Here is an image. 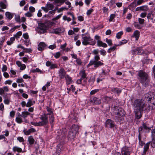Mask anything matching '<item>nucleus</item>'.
<instances>
[{
	"label": "nucleus",
	"mask_w": 155,
	"mask_h": 155,
	"mask_svg": "<svg viewBox=\"0 0 155 155\" xmlns=\"http://www.w3.org/2000/svg\"><path fill=\"white\" fill-rule=\"evenodd\" d=\"M134 112L136 117L140 119L142 116V112L143 111H148L150 109V106L146 102V99L143 96L141 99L135 100L134 102Z\"/></svg>",
	"instance_id": "1"
},
{
	"label": "nucleus",
	"mask_w": 155,
	"mask_h": 155,
	"mask_svg": "<svg viewBox=\"0 0 155 155\" xmlns=\"http://www.w3.org/2000/svg\"><path fill=\"white\" fill-rule=\"evenodd\" d=\"M138 79L143 85L145 87L148 86L150 83V78L149 73L143 70L138 71Z\"/></svg>",
	"instance_id": "2"
},
{
	"label": "nucleus",
	"mask_w": 155,
	"mask_h": 155,
	"mask_svg": "<svg viewBox=\"0 0 155 155\" xmlns=\"http://www.w3.org/2000/svg\"><path fill=\"white\" fill-rule=\"evenodd\" d=\"M146 99V102L150 106V109H154L155 108V97L153 96L152 92H149L144 95Z\"/></svg>",
	"instance_id": "3"
},
{
	"label": "nucleus",
	"mask_w": 155,
	"mask_h": 155,
	"mask_svg": "<svg viewBox=\"0 0 155 155\" xmlns=\"http://www.w3.org/2000/svg\"><path fill=\"white\" fill-rule=\"evenodd\" d=\"M100 59V57L99 55H95L94 57V60H91L87 65V67H89L91 66L94 65V67L96 69L100 66L103 65L104 63H103V61H99Z\"/></svg>",
	"instance_id": "4"
},
{
	"label": "nucleus",
	"mask_w": 155,
	"mask_h": 155,
	"mask_svg": "<svg viewBox=\"0 0 155 155\" xmlns=\"http://www.w3.org/2000/svg\"><path fill=\"white\" fill-rule=\"evenodd\" d=\"M82 44L84 45H94L96 43L95 40H93L89 36H87L84 34H82Z\"/></svg>",
	"instance_id": "5"
},
{
	"label": "nucleus",
	"mask_w": 155,
	"mask_h": 155,
	"mask_svg": "<svg viewBox=\"0 0 155 155\" xmlns=\"http://www.w3.org/2000/svg\"><path fill=\"white\" fill-rule=\"evenodd\" d=\"M50 23L49 22H47L45 24L40 23L38 25L39 30L38 32L40 34L44 33L46 32L48 28L47 25Z\"/></svg>",
	"instance_id": "6"
},
{
	"label": "nucleus",
	"mask_w": 155,
	"mask_h": 155,
	"mask_svg": "<svg viewBox=\"0 0 155 155\" xmlns=\"http://www.w3.org/2000/svg\"><path fill=\"white\" fill-rule=\"evenodd\" d=\"M114 113L116 116L119 118L124 115V110L122 108L117 106L114 107Z\"/></svg>",
	"instance_id": "7"
},
{
	"label": "nucleus",
	"mask_w": 155,
	"mask_h": 155,
	"mask_svg": "<svg viewBox=\"0 0 155 155\" xmlns=\"http://www.w3.org/2000/svg\"><path fill=\"white\" fill-rule=\"evenodd\" d=\"M39 118L41 120L39 122L41 126L46 125L48 123V117L47 114H44L41 115Z\"/></svg>",
	"instance_id": "8"
},
{
	"label": "nucleus",
	"mask_w": 155,
	"mask_h": 155,
	"mask_svg": "<svg viewBox=\"0 0 155 155\" xmlns=\"http://www.w3.org/2000/svg\"><path fill=\"white\" fill-rule=\"evenodd\" d=\"M150 130V127L149 124L146 123H143L142 125L141 126L138 128V132H142L143 130L145 132H148Z\"/></svg>",
	"instance_id": "9"
},
{
	"label": "nucleus",
	"mask_w": 155,
	"mask_h": 155,
	"mask_svg": "<svg viewBox=\"0 0 155 155\" xmlns=\"http://www.w3.org/2000/svg\"><path fill=\"white\" fill-rule=\"evenodd\" d=\"M54 7L53 4H51L50 2H48L45 5V7H42L41 9L45 12H47L49 10H52Z\"/></svg>",
	"instance_id": "10"
},
{
	"label": "nucleus",
	"mask_w": 155,
	"mask_h": 155,
	"mask_svg": "<svg viewBox=\"0 0 155 155\" xmlns=\"http://www.w3.org/2000/svg\"><path fill=\"white\" fill-rule=\"evenodd\" d=\"M130 148L126 146L123 147L121 149V155H130Z\"/></svg>",
	"instance_id": "11"
},
{
	"label": "nucleus",
	"mask_w": 155,
	"mask_h": 155,
	"mask_svg": "<svg viewBox=\"0 0 155 155\" xmlns=\"http://www.w3.org/2000/svg\"><path fill=\"white\" fill-rule=\"evenodd\" d=\"M46 65L47 67H50L51 69L58 68V66L57 64L53 63L52 61H47L46 63Z\"/></svg>",
	"instance_id": "12"
},
{
	"label": "nucleus",
	"mask_w": 155,
	"mask_h": 155,
	"mask_svg": "<svg viewBox=\"0 0 155 155\" xmlns=\"http://www.w3.org/2000/svg\"><path fill=\"white\" fill-rule=\"evenodd\" d=\"M106 125L107 127L112 128L114 127L115 123L113 120L108 119L106 121Z\"/></svg>",
	"instance_id": "13"
},
{
	"label": "nucleus",
	"mask_w": 155,
	"mask_h": 155,
	"mask_svg": "<svg viewBox=\"0 0 155 155\" xmlns=\"http://www.w3.org/2000/svg\"><path fill=\"white\" fill-rule=\"evenodd\" d=\"M132 52L133 54H136L137 52L138 54L141 55L144 53V51L140 47L137 48L135 49L132 50Z\"/></svg>",
	"instance_id": "14"
},
{
	"label": "nucleus",
	"mask_w": 155,
	"mask_h": 155,
	"mask_svg": "<svg viewBox=\"0 0 155 155\" xmlns=\"http://www.w3.org/2000/svg\"><path fill=\"white\" fill-rule=\"evenodd\" d=\"M58 74L60 79L64 78L66 76V72L64 69L63 68H61L58 71Z\"/></svg>",
	"instance_id": "15"
},
{
	"label": "nucleus",
	"mask_w": 155,
	"mask_h": 155,
	"mask_svg": "<svg viewBox=\"0 0 155 155\" xmlns=\"http://www.w3.org/2000/svg\"><path fill=\"white\" fill-rule=\"evenodd\" d=\"M47 45L46 44L43 42H41L38 45V49L40 51L44 50Z\"/></svg>",
	"instance_id": "16"
},
{
	"label": "nucleus",
	"mask_w": 155,
	"mask_h": 155,
	"mask_svg": "<svg viewBox=\"0 0 155 155\" xmlns=\"http://www.w3.org/2000/svg\"><path fill=\"white\" fill-rule=\"evenodd\" d=\"M91 101L96 104H99L101 103V100L95 97H93L91 98Z\"/></svg>",
	"instance_id": "17"
},
{
	"label": "nucleus",
	"mask_w": 155,
	"mask_h": 155,
	"mask_svg": "<svg viewBox=\"0 0 155 155\" xmlns=\"http://www.w3.org/2000/svg\"><path fill=\"white\" fill-rule=\"evenodd\" d=\"M148 9L147 6L145 5L137 7L136 9V11H147Z\"/></svg>",
	"instance_id": "18"
},
{
	"label": "nucleus",
	"mask_w": 155,
	"mask_h": 155,
	"mask_svg": "<svg viewBox=\"0 0 155 155\" xmlns=\"http://www.w3.org/2000/svg\"><path fill=\"white\" fill-rule=\"evenodd\" d=\"M77 133L75 131H73L70 130L68 134V137L71 139H74Z\"/></svg>",
	"instance_id": "19"
},
{
	"label": "nucleus",
	"mask_w": 155,
	"mask_h": 155,
	"mask_svg": "<svg viewBox=\"0 0 155 155\" xmlns=\"http://www.w3.org/2000/svg\"><path fill=\"white\" fill-rule=\"evenodd\" d=\"M61 29L60 28H58L52 29L50 31V32L55 34H58L61 33Z\"/></svg>",
	"instance_id": "20"
},
{
	"label": "nucleus",
	"mask_w": 155,
	"mask_h": 155,
	"mask_svg": "<svg viewBox=\"0 0 155 155\" xmlns=\"http://www.w3.org/2000/svg\"><path fill=\"white\" fill-rule=\"evenodd\" d=\"M6 0H3L0 1V7L2 10L6 8L7 6L6 4Z\"/></svg>",
	"instance_id": "21"
},
{
	"label": "nucleus",
	"mask_w": 155,
	"mask_h": 155,
	"mask_svg": "<svg viewBox=\"0 0 155 155\" xmlns=\"http://www.w3.org/2000/svg\"><path fill=\"white\" fill-rule=\"evenodd\" d=\"M150 142H148L144 145L143 148V155H145L146 154V152L148 151Z\"/></svg>",
	"instance_id": "22"
},
{
	"label": "nucleus",
	"mask_w": 155,
	"mask_h": 155,
	"mask_svg": "<svg viewBox=\"0 0 155 155\" xmlns=\"http://www.w3.org/2000/svg\"><path fill=\"white\" fill-rule=\"evenodd\" d=\"M79 74L80 76L81 77V78L83 79L85 78H87V74H86L85 71L84 70H83L80 71Z\"/></svg>",
	"instance_id": "23"
},
{
	"label": "nucleus",
	"mask_w": 155,
	"mask_h": 155,
	"mask_svg": "<svg viewBox=\"0 0 155 155\" xmlns=\"http://www.w3.org/2000/svg\"><path fill=\"white\" fill-rule=\"evenodd\" d=\"M35 104V101H33V99H28V102L27 103L26 107H30L31 106Z\"/></svg>",
	"instance_id": "24"
},
{
	"label": "nucleus",
	"mask_w": 155,
	"mask_h": 155,
	"mask_svg": "<svg viewBox=\"0 0 155 155\" xmlns=\"http://www.w3.org/2000/svg\"><path fill=\"white\" fill-rule=\"evenodd\" d=\"M5 15L6 18L9 20L12 19L14 16V14L8 12L5 13Z\"/></svg>",
	"instance_id": "25"
},
{
	"label": "nucleus",
	"mask_w": 155,
	"mask_h": 155,
	"mask_svg": "<svg viewBox=\"0 0 155 155\" xmlns=\"http://www.w3.org/2000/svg\"><path fill=\"white\" fill-rule=\"evenodd\" d=\"M79 129V127L77 125L74 124L72 125L70 130L73 131H75L76 133H77L78 132Z\"/></svg>",
	"instance_id": "26"
},
{
	"label": "nucleus",
	"mask_w": 155,
	"mask_h": 155,
	"mask_svg": "<svg viewBox=\"0 0 155 155\" xmlns=\"http://www.w3.org/2000/svg\"><path fill=\"white\" fill-rule=\"evenodd\" d=\"M64 78H65L66 84L67 85H68L71 83L72 82V78L68 75L66 74Z\"/></svg>",
	"instance_id": "27"
},
{
	"label": "nucleus",
	"mask_w": 155,
	"mask_h": 155,
	"mask_svg": "<svg viewBox=\"0 0 155 155\" xmlns=\"http://www.w3.org/2000/svg\"><path fill=\"white\" fill-rule=\"evenodd\" d=\"M97 45L99 47H102L104 48L107 47V45L105 43H104L101 41H97Z\"/></svg>",
	"instance_id": "28"
},
{
	"label": "nucleus",
	"mask_w": 155,
	"mask_h": 155,
	"mask_svg": "<svg viewBox=\"0 0 155 155\" xmlns=\"http://www.w3.org/2000/svg\"><path fill=\"white\" fill-rule=\"evenodd\" d=\"M137 6L136 3V0H134V1L129 5L128 7L129 9H131L134 8Z\"/></svg>",
	"instance_id": "29"
},
{
	"label": "nucleus",
	"mask_w": 155,
	"mask_h": 155,
	"mask_svg": "<svg viewBox=\"0 0 155 155\" xmlns=\"http://www.w3.org/2000/svg\"><path fill=\"white\" fill-rule=\"evenodd\" d=\"M12 150L14 152H17L20 153L22 152V149L21 148L17 146H14L12 148Z\"/></svg>",
	"instance_id": "30"
},
{
	"label": "nucleus",
	"mask_w": 155,
	"mask_h": 155,
	"mask_svg": "<svg viewBox=\"0 0 155 155\" xmlns=\"http://www.w3.org/2000/svg\"><path fill=\"white\" fill-rule=\"evenodd\" d=\"M28 141L30 145H32L34 144L35 140L32 136H31L28 137Z\"/></svg>",
	"instance_id": "31"
},
{
	"label": "nucleus",
	"mask_w": 155,
	"mask_h": 155,
	"mask_svg": "<svg viewBox=\"0 0 155 155\" xmlns=\"http://www.w3.org/2000/svg\"><path fill=\"white\" fill-rule=\"evenodd\" d=\"M21 115L19 113V114L16 117L15 120L19 124H20L22 122V120L21 118Z\"/></svg>",
	"instance_id": "32"
},
{
	"label": "nucleus",
	"mask_w": 155,
	"mask_h": 155,
	"mask_svg": "<svg viewBox=\"0 0 155 155\" xmlns=\"http://www.w3.org/2000/svg\"><path fill=\"white\" fill-rule=\"evenodd\" d=\"M111 91L112 92L114 93H116L117 94H119L121 91V90L117 88L113 87L111 88Z\"/></svg>",
	"instance_id": "33"
},
{
	"label": "nucleus",
	"mask_w": 155,
	"mask_h": 155,
	"mask_svg": "<svg viewBox=\"0 0 155 155\" xmlns=\"http://www.w3.org/2000/svg\"><path fill=\"white\" fill-rule=\"evenodd\" d=\"M30 114V113L28 111H23L21 113V116L24 119H25L27 117L28 115Z\"/></svg>",
	"instance_id": "34"
},
{
	"label": "nucleus",
	"mask_w": 155,
	"mask_h": 155,
	"mask_svg": "<svg viewBox=\"0 0 155 155\" xmlns=\"http://www.w3.org/2000/svg\"><path fill=\"white\" fill-rule=\"evenodd\" d=\"M134 35L136 38V40H137L139 37L140 32L138 30L135 31L134 33Z\"/></svg>",
	"instance_id": "35"
},
{
	"label": "nucleus",
	"mask_w": 155,
	"mask_h": 155,
	"mask_svg": "<svg viewBox=\"0 0 155 155\" xmlns=\"http://www.w3.org/2000/svg\"><path fill=\"white\" fill-rule=\"evenodd\" d=\"M46 109L47 110V111L48 112V113L47 114H47V116L48 115H49L51 116V115H53V113L52 111V109L51 108L49 107H48L47 106Z\"/></svg>",
	"instance_id": "36"
},
{
	"label": "nucleus",
	"mask_w": 155,
	"mask_h": 155,
	"mask_svg": "<svg viewBox=\"0 0 155 155\" xmlns=\"http://www.w3.org/2000/svg\"><path fill=\"white\" fill-rule=\"evenodd\" d=\"M118 46V45H114L109 48L107 50V52L109 53H111L112 51H114L116 48L117 46Z\"/></svg>",
	"instance_id": "37"
},
{
	"label": "nucleus",
	"mask_w": 155,
	"mask_h": 155,
	"mask_svg": "<svg viewBox=\"0 0 155 155\" xmlns=\"http://www.w3.org/2000/svg\"><path fill=\"white\" fill-rule=\"evenodd\" d=\"M49 121L50 123L51 124V127H52L53 126V123L54 121V118L53 115H51L49 116Z\"/></svg>",
	"instance_id": "38"
},
{
	"label": "nucleus",
	"mask_w": 155,
	"mask_h": 155,
	"mask_svg": "<svg viewBox=\"0 0 155 155\" xmlns=\"http://www.w3.org/2000/svg\"><path fill=\"white\" fill-rule=\"evenodd\" d=\"M95 81V77L94 76H91L89 80H88V82L91 85H92Z\"/></svg>",
	"instance_id": "39"
},
{
	"label": "nucleus",
	"mask_w": 155,
	"mask_h": 155,
	"mask_svg": "<svg viewBox=\"0 0 155 155\" xmlns=\"http://www.w3.org/2000/svg\"><path fill=\"white\" fill-rule=\"evenodd\" d=\"M31 72L32 73H35V72H39L40 74H42L43 73V72L39 68H36L35 69H34L32 70L31 71Z\"/></svg>",
	"instance_id": "40"
},
{
	"label": "nucleus",
	"mask_w": 155,
	"mask_h": 155,
	"mask_svg": "<svg viewBox=\"0 0 155 155\" xmlns=\"http://www.w3.org/2000/svg\"><path fill=\"white\" fill-rule=\"evenodd\" d=\"M134 25L135 27L139 29H140L142 28V26L137 22H135L134 24Z\"/></svg>",
	"instance_id": "41"
},
{
	"label": "nucleus",
	"mask_w": 155,
	"mask_h": 155,
	"mask_svg": "<svg viewBox=\"0 0 155 155\" xmlns=\"http://www.w3.org/2000/svg\"><path fill=\"white\" fill-rule=\"evenodd\" d=\"M10 100V96H9L8 98L5 99L4 101V103L6 104H9Z\"/></svg>",
	"instance_id": "42"
},
{
	"label": "nucleus",
	"mask_w": 155,
	"mask_h": 155,
	"mask_svg": "<svg viewBox=\"0 0 155 155\" xmlns=\"http://www.w3.org/2000/svg\"><path fill=\"white\" fill-rule=\"evenodd\" d=\"M123 34V32L122 31H120L117 33L116 35V37L117 38L119 39L120 38L121 36Z\"/></svg>",
	"instance_id": "43"
},
{
	"label": "nucleus",
	"mask_w": 155,
	"mask_h": 155,
	"mask_svg": "<svg viewBox=\"0 0 155 155\" xmlns=\"http://www.w3.org/2000/svg\"><path fill=\"white\" fill-rule=\"evenodd\" d=\"M75 2V5L76 6L79 5L80 6H82L83 5V3L81 1L78 2V1L76 0Z\"/></svg>",
	"instance_id": "44"
},
{
	"label": "nucleus",
	"mask_w": 155,
	"mask_h": 155,
	"mask_svg": "<svg viewBox=\"0 0 155 155\" xmlns=\"http://www.w3.org/2000/svg\"><path fill=\"white\" fill-rule=\"evenodd\" d=\"M152 141L153 142L154 140H155V129H154L152 131Z\"/></svg>",
	"instance_id": "45"
},
{
	"label": "nucleus",
	"mask_w": 155,
	"mask_h": 155,
	"mask_svg": "<svg viewBox=\"0 0 155 155\" xmlns=\"http://www.w3.org/2000/svg\"><path fill=\"white\" fill-rule=\"evenodd\" d=\"M116 15L114 14H111L110 15V18L109 20L110 22L112 21L114 18L116 17Z\"/></svg>",
	"instance_id": "46"
},
{
	"label": "nucleus",
	"mask_w": 155,
	"mask_h": 155,
	"mask_svg": "<svg viewBox=\"0 0 155 155\" xmlns=\"http://www.w3.org/2000/svg\"><path fill=\"white\" fill-rule=\"evenodd\" d=\"M22 34V32L21 31H18L14 35V37L16 38H19V37Z\"/></svg>",
	"instance_id": "47"
},
{
	"label": "nucleus",
	"mask_w": 155,
	"mask_h": 155,
	"mask_svg": "<svg viewBox=\"0 0 155 155\" xmlns=\"http://www.w3.org/2000/svg\"><path fill=\"white\" fill-rule=\"evenodd\" d=\"M127 40L124 39L119 42V44L118 45V46H120L122 45H123L127 43Z\"/></svg>",
	"instance_id": "48"
},
{
	"label": "nucleus",
	"mask_w": 155,
	"mask_h": 155,
	"mask_svg": "<svg viewBox=\"0 0 155 155\" xmlns=\"http://www.w3.org/2000/svg\"><path fill=\"white\" fill-rule=\"evenodd\" d=\"M147 18L148 19L152 20L153 18V14L152 13H148L147 16Z\"/></svg>",
	"instance_id": "49"
},
{
	"label": "nucleus",
	"mask_w": 155,
	"mask_h": 155,
	"mask_svg": "<svg viewBox=\"0 0 155 155\" xmlns=\"http://www.w3.org/2000/svg\"><path fill=\"white\" fill-rule=\"evenodd\" d=\"M53 55L55 58H58L60 57L61 53L60 52H58L54 54Z\"/></svg>",
	"instance_id": "50"
},
{
	"label": "nucleus",
	"mask_w": 155,
	"mask_h": 155,
	"mask_svg": "<svg viewBox=\"0 0 155 155\" xmlns=\"http://www.w3.org/2000/svg\"><path fill=\"white\" fill-rule=\"evenodd\" d=\"M99 89H96L93 90H92L90 93V94L91 95H93L94 94H95L99 91Z\"/></svg>",
	"instance_id": "51"
},
{
	"label": "nucleus",
	"mask_w": 155,
	"mask_h": 155,
	"mask_svg": "<svg viewBox=\"0 0 155 155\" xmlns=\"http://www.w3.org/2000/svg\"><path fill=\"white\" fill-rule=\"evenodd\" d=\"M106 41L108 44L109 46H111L112 45V41L111 39H109L107 38L106 39Z\"/></svg>",
	"instance_id": "52"
},
{
	"label": "nucleus",
	"mask_w": 155,
	"mask_h": 155,
	"mask_svg": "<svg viewBox=\"0 0 155 155\" xmlns=\"http://www.w3.org/2000/svg\"><path fill=\"white\" fill-rule=\"evenodd\" d=\"M25 15L28 17H31L33 15V14L29 12H28L25 14Z\"/></svg>",
	"instance_id": "53"
},
{
	"label": "nucleus",
	"mask_w": 155,
	"mask_h": 155,
	"mask_svg": "<svg viewBox=\"0 0 155 155\" xmlns=\"http://www.w3.org/2000/svg\"><path fill=\"white\" fill-rule=\"evenodd\" d=\"M63 20L65 21L67 20L68 22L70 21L71 20V19L70 18L68 17L65 15L63 16Z\"/></svg>",
	"instance_id": "54"
},
{
	"label": "nucleus",
	"mask_w": 155,
	"mask_h": 155,
	"mask_svg": "<svg viewBox=\"0 0 155 155\" xmlns=\"http://www.w3.org/2000/svg\"><path fill=\"white\" fill-rule=\"evenodd\" d=\"M144 2V0H138L137 1H136V3L138 6L140 5Z\"/></svg>",
	"instance_id": "55"
},
{
	"label": "nucleus",
	"mask_w": 155,
	"mask_h": 155,
	"mask_svg": "<svg viewBox=\"0 0 155 155\" xmlns=\"http://www.w3.org/2000/svg\"><path fill=\"white\" fill-rule=\"evenodd\" d=\"M5 37L4 36L2 37L1 38V40L0 41V45H2L3 43L5 41Z\"/></svg>",
	"instance_id": "56"
},
{
	"label": "nucleus",
	"mask_w": 155,
	"mask_h": 155,
	"mask_svg": "<svg viewBox=\"0 0 155 155\" xmlns=\"http://www.w3.org/2000/svg\"><path fill=\"white\" fill-rule=\"evenodd\" d=\"M29 9V12L32 13L34 12L35 11V8L32 6L30 7Z\"/></svg>",
	"instance_id": "57"
},
{
	"label": "nucleus",
	"mask_w": 155,
	"mask_h": 155,
	"mask_svg": "<svg viewBox=\"0 0 155 155\" xmlns=\"http://www.w3.org/2000/svg\"><path fill=\"white\" fill-rule=\"evenodd\" d=\"M76 61L78 65H81L82 63L81 59L79 58H77L76 59Z\"/></svg>",
	"instance_id": "58"
},
{
	"label": "nucleus",
	"mask_w": 155,
	"mask_h": 155,
	"mask_svg": "<svg viewBox=\"0 0 155 155\" xmlns=\"http://www.w3.org/2000/svg\"><path fill=\"white\" fill-rule=\"evenodd\" d=\"M7 70V67L6 65L3 64L2 68V72H5Z\"/></svg>",
	"instance_id": "59"
},
{
	"label": "nucleus",
	"mask_w": 155,
	"mask_h": 155,
	"mask_svg": "<svg viewBox=\"0 0 155 155\" xmlns=\"http://www.w3.org/2000/svg\"><path fill=\"white\" fill-rule=\"evenodd\" d=\"M31 124L35 126H41V124L39 122L38 123L35 122H33L31 123Z\"/></svg>",
	"instance_id": "60"
},
{
	"label": "nucleus",
	"mask_w": 155,
	"mask_h": 155,
	"mask_svg": "<svg viewBox=\"0 0 155 155\" xmlns=\"http://www.w3.org/2000/svg\"><path fill=\"white\" fill-rule=\"evenodd\" d=\"M98 49H95L92 52L93 54L95 55H98Z\"/></svg>",
	"instance_id": "61"
},
{
	"label": "nucleus",
	"mask_w": 155,
	"mask_h": 155,
	"mask_svg": "<svg viewBox=\"0 0 155 155\" xmlns=\"http://www.w3.org/2000/svg\"><path fill=\"white\" fill-rule=\"evenodd\" d=\"M94 10L92 8H90L88 10L87 12V15H90L91 13Z\"/></svg>",
	"instance_id": "62"
},
{
	"label": "nucleus",
	"mask_w": 155,
	"mask_h": 155,
	"mask_svg": "<svg viewBox=\"0 0 155 155\" xmlns=\"http://www.w3.org/2000/svg\"><path fill=\"white\" fill-rule=\"evenodd\" d=\"M23 37L26 39H28L29 38V36L27 33L23 34Z\"/></svg>",
	"instance_id": "63"
},
{
	"label": "nucleus",
	"mask_w": 155,
	"mask_h": 155,
	"mask_svg": "<svg viewBox=\"0 0 155 155\" xmlns=\"http://www.w3.org/2000/svg\"><path fill=\"white\" fill-rule=\"evenodd\" d=\"M139 24H143L144 21V20L141 18H139L138 19Z\"/></svg>",
	"instance_id": "64"
}]
</instances>
